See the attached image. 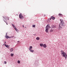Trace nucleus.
Listing matches in <instances>:
<instances>
[{
  "label": "nucleus",
  "mask_w": 67,
  "mask_h": 67,
  "mask_svg": "<svg viewBox=\"0 0 67 67\" xmlns=\"http://www.w3.org/2000/svg\"><path fill=\"white\" fill-rule=\"evenodd\" d=\"M61 55L63 57H64L65 59L67 58V54L66 52H64L63 50H61Z\"/></svg>",
  "instance_id": "obj_1"
},
{
  "label": "nucleus",
  "mask_w": 67,
  "mask_h": 67,
  "mask_svg": "<svg viewBox=\"0 0 67 67\" xmlns=\"http://www.w3.org/2000/svg\"><path fill=\"white\" fill-rule=\"evenodd\" d=\"M60 20L61 22V23L59 24V28L60 29L62 28V26H63L64 24V22L63 19H60Z\"/></svg>",
  "instance_id": "obj_2"
},
{
  "label": "nucleus",
  "mask_w": 67,
  "mask_h": 67,
  "mask_svg": "<svg viewBox=\"0 0 67 67\" xmlns=\"http://www.w3.org/2000/svg\"><path fill=\"white\" fill-rule=\"evenodd\" d=\"M51 28V27L49 26V25H47L46 27V32L47 33H48V30L49 29H50Z\"/></svg>",
  "instance_id": "obj_3"
},
{
  "label": "nucleus",
  "mask_w": 67,
  "mask_h": 67,
  "mask_svg": "<svg viewBox=\"0 0 67 67\" xmlns=\"http://www.w3.org/2000/svg\"><path fill=\"white\" fill-rule=\"evenodd\" d=\"M19 18L21 19H23V18H24V17L23 16V15H22V14H19Z\"/></svg>",
  "instance_id": "obj_4"
},
{
  "label": "nucleus",
  "mask_w": 67,
  "mask_h": 67,
  "mask_svg": "<svg viewBox=\"0 0 67 67\" xmlns=\"http://www.w3.org/2000/svg\"><path fill=\"white\" fill-rule=\"evenodd\" d=\"M12 26H13V27L14 28V29L16 31H18V30L16 29V27L15 26H14V24H12Z\"/></svg>",
  "instance_id": "obj_5"
},
{
  "label": "nucleus",
  "mask_w": 67,
  "mask_h": 67,
  "mask_svg": "<svg viewBox=\"0 0 67 67\" xmlns=\"http://www.w3.org/2000/svg\"><path fill=\"white\" fill-rule=\"evenodd\" d=\"M13 37H14V36H13L9 37L8 36H5V37H6V38H7V39L8 38H13Z\"/></svg>",
  "instance_id": "obj_6"
},
{
  "label": "nucleus",
  "mask_w": 67,
  "mask_h": 67,
  "mask_svg": "<svg viewBox=\"0 0 67 67\" xmlns=\"http://www.w3.org/2000/svg\"><path fill=\"white\" fill-rule=\"evenodd\" d=\"M43 46L44 48H46L47 47V46L46 44H44L43 45Z\"/></svg>",
  "instance_id": "obj_7"
},
{
  "label": "nucleus",
  "mask_w": 67,
  "mask_h": 67,
  "mask_svg": "<svg viewBox=\"0 0 67 67\" xmlns=\"http://www.w3.org/2000/svg\"><path fill=\"white\" fill-rule=\"evenodd\" d=\"M59 16H61V17H62L63 16V14H58Z\"/></svg>",
  "instance_id": "obj_8"
},
{
  "label": "nucleus",
  "mask_w": 67,
  "mask_h": 67,
  "mask_svg": "<svg viewBox=\"0 0 67 67\" xmlns=\"http://www.w3.org/2000/svg\"><path fill=\"white\" fill-rule=\"evenodd\" d=\"M10 52H12L13 51V48H11L10 49Z\"/></svg>",
  "instance_id": "obj_9"
},
{
  "label": "nucleus",
  "mask_w": 67,
  "mask_h": 67,
  "mask_svg": "<svg viewBox=\"0 0 67 67\" xmlns=\"http://www.w3.org/2000/svg\"><path fill=\"white\" fill-rule=\"evenodd\" d=\"M30 48H29V50H30L31 49H32V48H33V47L32 46H30L29 47Z\"/></svg>",
  "instance_id": "obj_10"
},
{
  "label": "nucleus",
  "mask_w": 67,
  "mask_h": 67,
  "mask_svg": "<svg viewBox=\"0 0 67 67\" xmlns=\"http://www.w3.org/2000/svg\"><path fill=\"white\" fill-rule=\"evenodd\" d=\"M51 18L52 19V20H54V19H55V18L54 17L52 16L51 17Z\"/></svg>",
  "instance_id": "obj_11"
},
{
  "label": "nucleus",
  "mask_w": 67,
  "mask_h": 67,
  "mask_svg": "<svg viewBox=\"0 0 67 67\" xmlns=\"http://www.w3.org/2000/svg\"><path fill=\"white\" fill-rule=\"evenodd\" d=\"M40 38L38 37L36 38V40H40Z\"/></svg>",
  "instance_id": "obj_12"
},
{
  "label": "nucleus",
  "mask_w": 67,
  "mask_h": 67,
  "mask_svg": "<svg viewBox=\"0 0 67 67\" xmlns=\"http://www.w3.org/2000/svg\"><path fill=\"white\" fill-rule=\"evenodd\" d=\"M29 51H30V52H32V53H33V52H34V51L32 50V49H30V50H29Z\"/></svg>",
  "instance_id": "obj_13"
},
{
  "label": "nucleus",
  "mask_w": 67,
  "mask_h": 67,
  "mask_svg": "<svg viewBox=\"0 0 67 67\" xmlns=\"http://www.w3.org/2000/svg\"><path fill=\"white\" fill-rule=\"evenodd\" d=\"M43 44L42 43H40V46H41V47H42V46H43Z\"/></svg>",
  "instance_id": "obj_14"
},
{
  "label": "nucleus",
  "mask_w": 67,
  "mask_h": 67,
  "mask_svg": "<svg viewBox=\"0 0 67 67\" xmlns=\"http://www.w3.org/2000/svg\"><path fill=\"white\" fill-rule=\"evenodd\" d=\"M5 46L6 47H8L9 46H9L8 45H6V44H5Z\"/></svg>",
  "instance_id": "obj_15"
},
{
  "label": "nucleus",
  "mask_w": 67,
  "mask_h": 67,
  "mask_svg": "<svg viewBox=\"0 0 67 67\" xmlns=\"http://www.w3.org/2000/svg\"><path fill=\"white\" fill-rule=\"evenodd\" d=\"M14 55V54H10V56L12 57H13V56Z\"/></svg>",
  "instance_id": "obj_16"
},
{
  "label": "nucleus",
  "mask_w": 67,
  "mask_h": 67,
  "mask_svg": "<svg viewBox=\"0 0 67 67\" xmlns=\"http://www.w3.org/2000/svg\"><path fill=\"white\" fill-rule=\"evenodd\" d=\"M32 27H35V25H33Z\"/></svg>",
  "instance_id": "obj_17"
},
{
  "label": "nucleus",
  "mask_w": 67,
  "mask_h": 67,
  "mask_svg": "<svg viewBox=\"0 0 67 67\" xmlns=\"http://www.w3.org/2000/svg\"><path fill=\"white\" fill-rule=\"evenodd\" d=\"M18 64H20V60H18Z\"/></svg>",
  "instance_id": "obj_18"
},
{
  "label": "nucleus",
  "mask_w": 67,
  "mask_h": 67,
  "mask_svg": "<svg viewBox=\"0 0 67 67\" xmlns=\"http://www.w3.org/2000/svg\"><path fill=\"white\" fill-rule=\"evenodd\" d=\"M4 63L5 64H7V62H6V61H4Z\"/></svg>",
  "instance_id": "obj_19"
},
{
  "label": "nucleus",
  "mask_w": 67,
  "mask_h": 67,
  "mask_svg": "<svg viewBox=\"0 0 67 67\" xmlns=\"http://www.w3.org/2000/svg\"><path fill=\"white\" fill-rule=\"evenodd\" d=\"M50 31L51 32H53V30H50Z\"/></svg>",
  "instance_id": "obj_20"
},
{
  "label": "nucleus",
  "mask_w": 67,
  "mask_h": 67,
  "mask_svg": "<svg viewBox=\"0 0 67 67\" xmlns=\"http://www.w3.org/2000/svg\"><path fill=\"white\" fill-rule=\"evenodd\" d=\"M8 35V34H7V33H6V35L5 36H7V35Z\"/></svg>",
  "instance_id": "obj_21"
},
{
  "label": "nucleus",
  "mask_w": 67,
  "mask_h": 67,
  "mask_svg": "<svg viewBox=\"0 0 67 67\" xmlns=\"http://www.w3.org/2000/svg\"><path fill=\"white\" fill-rule=\"evenodd\" d=\"M52 18H50L49 19L51 20V19H52Z\"/></svg>",
  "instance_id": "obj_22"
},
{
  "label": "nucleus",
  "mask_w": 67,
  "mask_h": 67,
  "mask_svg": "<svg viewBox=\"0 0 67 67\" xmlns=\"http://www.w3.org/2000/svg\"><path fill=\"white\" fill-rule=\"evenodd\" d=\"M19 42H20V41H18V42H19Z\"/></svg>",
  "instance_id": "obj_23"
},
{
  "label": "nucleus",
  "mask_w": 67,
  "mask_h": 67,
  "mask_svg": "<svg viewBox=\"0 0 67 67\" xmlns=\"http://www.w3.org/2000/svg\"><path fill=\"white\" fill-rule=\"evenodd\" d=\"M23 27H24V25H23Z\"/></svg>",
  "instance_id": "obj_24"
},
{
  "label": "nucleus",
  "mask_w": 67,
  "mask_h": 67,
  "mask_svg": "<svg viewBox=\"0 0 67 67\" xmlns=\"http://www.w3.org/2000/svg\"><path fill=\"white\" fill-rule=\"evenodd\" d=\"M9 19L8 18V20H9Z\"/></svg>",
  "instance_id": "obj_25"
},
{
  "label": "nucleus",
  "mask_w": 67,
  "mask_h": 67,
  "mask_svg": "<svg viewBox=\"0 0 67 67\" xmlns=\"http://www.w3.org/2000/svg\"><path fill=\"white\" fill-rule=\"evenodd\" d=\"M5 43H6V42H5Z\"/></svg>",
  "instance_id": "obj_26"
},
{
  "label": "nucleus",
  "mask_w": 67,
  "mask_h": 67,
  "mask_svg": "<svg viewBox=\"0 0 67 67\" xmlns=\"http://www.w3.org/2000/svg\"><path fill=\"white\" fill-rule=\"evenodd\" d=\"M25 28H26V27H25Z\"/></svg>",
  "instance_id": "obj_27"
},
{
  "label": "nucleus",
  "mask_w": 67,
  "mask_h": 67,
  "mask_svg": "<svg viewBox=\"0 0 67 67\" xmlns=\"http://www.w3.org/2000/svg\"><path fill=\"white\" fill-rule=\"evenodd\" d=\"M7 25H8V24H7Z\"/></svg>",
  "instance_id": "obj_28"
}]
</instances>
